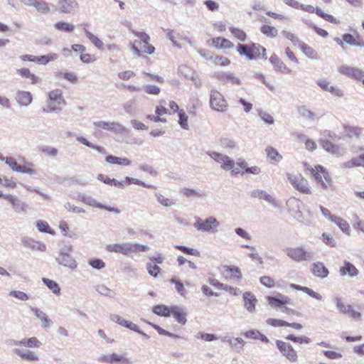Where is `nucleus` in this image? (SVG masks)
Segmentation results:
<instances>
[{"label": "nucleus", "mask_w": 364, "mask_h": 364, "mask_svg": "<svg viewBox=\"0 0 364 364\" xmlns=\"http://www.w3.org/2000/svg\"><path fill=\"white\" fill-rule=\"evenodd\" d=\"M304 166L306 171H309L311 177L320 188L325 191L333 188V178L326 168L320 164L312 166L307 162L304 163Z\"/></svg>", "instance_id": "f257e3e1"}, {"label": "nucleus", "mask_w": 364, "mask_h": 364, "mask_svg": "<svg viewBox=\"0 0 364 364\" xmlns=\"http://www.w3.org/2000/svg\"><path fill=\"white\" fill-rule=\"evenodd\" d=\"M148 250V246L136 243H114L106 246L107 251L119 253L126 256H129L133 253L146 252Z\"/></svg>", "instance_id": "f03ea898"}, {"label": "nucleus", "mask_w": 364, "mask_h": 364, "mask_svg": "<svg viewBox=\"0 0 364 364\" xmlns=\"http://www.w3.org/2000/svg\"><path fill=\"white\" fill-rule=\"evenodd\" d=\"M132 33L139 39L135 41L132 46V50L138 56H140L141 53L151 55L155 52V48L149 43L150 37L147 33L136 31H132Z\"/></svg>", "instance_id": "7ed1b4c3"}, {"label": "nucleus", "mask_w": 364, "mask_h": 364, "mask_svg": "<svg viewBox=\"0 0 364 364\" xmlns=\"http://www.w3.org/2000/svg\"><path fill=\"white\" fill-rule=\"evenodd\" d=\"M237 50L240 55H245L249 60H256L266 55V49L259 44L255 43L247 45L238 44Z\"/></svg>", "instance_id": "20e7f679"}, {"label": "nucleus", "mask_w": 364, "mask_h": 364, "mask_svg": "<svg viewBox=\"0 0 364 364\" xmlns=\"http://www.w3.org/2000/svg\"><path fill=\"white\" fill-rule=\"evenodd\" d=\"M287 177L295 190L304 195H311L313 188L309 181L301 173L294 175L287 173Z\"/></svg>", "instance_id": "39448f33"}, {"label": "nucleus", "mask_w": 364, "mask_h": 364, "mask_svg": "<svg viewBox=\"0 0 364 364\" xmlns=\"http://www.w3.org/2000/svg\"><path fill=\"white\" fill-rule=\"evenodd\" d=\"M336 306L339 311L347 315L351 319L359 321L362 318L361 307H355L350 304H346L341 298H336Z\"/></svg>", "instance_id": "423d86ee"}, {"label": "nucleus", "mask_w": 364, "mask_h": 364, "mask_svg": "<svg viewBox=\"0 0 364 364\" xmlns=\"http://www.w3.org/2000/svg\"><path fill=\"white\" fill-rule=\"evenodd\" d=\"M5 163L16 172L34 174L36 173L35 166L33 163L27 161L24 158H22L21 161V164H18L16 160L13 157H6L4 159Z\"/></svg>", "instance_id": "0eeeda50"}, {"label": "nucleus", "mask_w": 364, "mask_h": 364, "mask_svg": "<svg viewBox=\"0 0 364 364\" xmlns=\"http://www.w3.org/2000/svg\"><path fill=\"white\" fill-rule=\"evenodd\" d=\"M48 105L47 108H44L43 111L46 112H52L60 111L65 105V100L63 97L62 91L60 90H55L48 93Z\"/></svg>", "instance_id": "6e6552de"}, {"label": "nucleus", "mask_w": 364, "mask_h": 364, "mask_svg": "<svg viewBox=\"0 0 364 364\" xmlns=\"http://www.w3.org/2000/svg\"><path fill=\"white\" fill-rule=\"evenodd\" d=\"M208 155L218 163L220 164V166L225 171L231 170L232 175H237L240 173V170L238 167H235V161L229 156L222 154L212 151L209 152Z\"/></svg>", "instance_id": "1a4fd4ad"}, {"label": "nucleus", "mask_w": 364, "mask_h": 364, "mask_svg": "<svg viewBox=\"0 0 364 364\" xmlns=\"http://www.w3.org/2000/svg\"><path fill=\"white\" fill-rule=\"evenodd\" d=\"M210 105L213 110L220 112H225L228 108V104L224 96L216 90L210 91Z\"/></svg>", "instance_id": "9d476101"}, {"label": "nucleus", "mask_w": 364, "mask_h": 364, "mask_svg": "<svg viewBox=\"0 0 364 364\" xmlns=\"http://www.w3.org/2000/svg\"><path fill=\"white\" fill-rule=\"evenodd\" d=\"M287 255L292 260L301 262L309 260L311 254L303 247H288L286 249Z\"/></svg>", "instance_id": "9b49d317"}, {"label": "nucleus", "mask_w": 364, "mask_h": 364, "mask_svg": "<svg viewBox=\"0 0 364 364\" xmlns=\"http://www.w3.org/2000/svg\"><path fill=\"white\" fill-rule=\"evenodd\" d=\"M193 225L198 230L213 232L217 230L219 222L213 217H209L205 220L197 218Z\"/></svg>", "instance_id": "f8f14e48"}, {"label": "nucleus", "mask_w": 364, "mask_h": 364, "mask_svg": "<svg viewBox=\"0 0 364 364\" xmlns=\"http://www.w3.org/2000/svg\"><path fill=\"white\" fill-rule=\"evenodd\" d=\"M166 102L164 100H161L159 102V104L156 106L155 108V114H149L147 115V119L154 122H166V119L162 117L165 114H173L171 108L168 109L166 107Z\"/></svg>", "instance_id": "ddd939ff"}, {"label": "nucleus", "mask_w": 364, "mask_h": 364, "mask_svg": "<svg viewBox=\"0 0 364 364\" xmlns=\"http://www.w3.org/2000/svg\"><path fill=\"white\" fill-rule=\"evenodd\" d=\"M276 345L283 356L289 362L296 363L298 361V355L291 345L282 341H277Z\"/></svg>", "instance_id": "4468645a"}, {"label": "nucleus", "mask_w": 364, "mask_h": 364, "mask_svg": "<svg viewBox=\"0 0 364 364\" xmlns=\"http://www.w3.org/2000/svg\"><path fill=\"white\" fill-rule=\"evenodd\" d=\"M299 9H301V10L308 12L309 14L316 13V15H318L319 17H321V18H323L325 21L330 22L331 23H334V24L340 23V21L338 19H337L336 18H335L334 16H333L331 14L324 13L320 8H318V7L314 8L311 5H304V4H300Z\"/></svg>", "instance_id": "2eb2a0df"}, {"label": "nucleus", "mask_w": 364, "mask_h": 364, "mask_svg": "<svg viewBox=\"0 0 364 364\" xmlns=\"http://www.w3.org/2000/svg\"><path fill=\"white\" fill-rule=\"evenodd\" d=\"M338 71L340 73L358 81H361L364 77V72L357 68L341 65L338 68Z\"/></svg>", "instance_id": "dca6fc26"}, {"label": "nucleus", "mask_w": 364, "mask_h": 364, "mask_svg": "<svg viewBox=\"0 0 364 364\" xmlns=\"http://www.w3.org/2000/svg\"><path fill=\"white\" fill-rule=\"evenodd\" d=\"M169 108L172 110L173 114L178 112V124L184 129H188V115L183 109H179L178 104L175 101H170L168 103Z\"/></svg>", "instance_id": "f3484780"}, {"label": "nucleus", "mask_w": 364, "mask_h": 364, "mask_svg": "<svg viewBox=\"0 0 364 364\" xmlns=\"http://www.w3.org/2000/svg\"><path fill=\"white\" fill-rule=\"evenodd\" d=\"M213 77L223 85H239L240 83L239 78L231 73L217 72L214 73Z\"/></svg>", "instance_id": "a211bd4d"}, {"label": "nucleus", "mask_w": 364, "mask_h": 364, "mask_svg": "<svg viewBox=\"0 0 364 364\" xmlns=\"http://www.w3.org/2000/svg\"><path fill=\"white\" fill-rule=\"evenodd\" d=\"M208 44L219 50L231 49L234 44L230 40L223 37H214L208 41Z\"/></svg>", "instance_id": "6ab92c4d"}, {"label": "nucleus", "mask_w": 364, "mask_h": 364, "mask_svg": "<svg viewBox=\"0 0 364 364\" xmlns=\"http://www.w3.org/2000/svg\"><path fill=\"white\" fill-rule=\"evenodd\" d=\"M222 274L227 279L239 281L242 279V272L235 266L223 265L222 267Z\"/></svg>", "instance_id": "aec40b11"}, {"label": "nucleus", "mask_w": 364, "mask_h": 364, "mask_svg": "<svg viewBox=\"0 0 364 364\" xmlns=\"http://www.w3.org/2000/svg\"><path fill=\"white\" fill-rule=\"evenodd\" d=\"M267 301L272 307L280 308L289 304L291 299L282 294H277L276 296H267Z\"/></svg>", "instance_id": "412c9836"}, {"label": "nucleus", "mask_w": 364, "mask_h": 364, "mask_svg": "<svg viewBox=\"0 0 364 364\" xmlns=\"http://www.w3.org/2000/svg\"><path fill=\"white\" fill-rule=\"evenodd\" d=\"M269 60L277 70H279L284 74H290L291 73V70L286 65V64L277 55L272 54L269 57Z\"/></svg>", "instance_id": "4be33fe9"}, {"label": "nucleus", "mask_w": 364, "mask_h": 364, "mask_svg": "<svg viewBox=\"0 0 364 364\" xmlns=\"http://www.w3.org/2000/svg\"><path fill=\"white\" fill-rule=\"evenodd\" d=\"M318 85L322 90L329 92L335 96L342 97L343 95L341 89L337 86L331 85V83L325 79L318 80Z\"/></svg>", "instance_id": "5701e85b"}, {"label": "nucleus", "mask_w": 364, "mask_h": 364, "mask_svg": "<svg viewBox=\"0 0 364 364\" xmlns=\"http://www.w3.org/2000/svg\"><path fill=\"white\" fill-rule=\"evenodd\" d=\"M76 0H60L58 2L59 11L63 14H70L77 8Z\"/></svg>", "instance_id": "b1692460"}, {"label": "nucleus", "mask_w": 364, "mask_h": 364, "mask_svg": "<svg viewBox=\"0 0 364 364\" xmlns=\"http://www.w3.org/2000/svg\"><path fill=\"white\" fill-rule=\"evenodd\" d=\"M299 48L301 51L309 59L317 60L320 59L318 53L308 44L301 42L299 43Z\"/></svg>", "instance_id": "393cba45"}, {"label": "nucleus", "mask_w": 364, "mask_h": 364, "mask_svg": "<svg viewBox=\"0 0 364 364\" xmlns=\"http://www.w3.org/2000/svg\"><path fill=\"white\" fill-rule=\"evenodd\" d=\"M208 60L215 67H228L231 64V60L228 57L218 54L210 56Z\"/></svg>", "instance_id": "a878e982"}, {"label": "nucleus", "mask_w": 364, "mask_h": 364, "mask_svg": "<svg viewBox=\"0 0 364 364\" xmlns=\"http://www.w3.org/2000/svg\"><path fill=\"white\" fill-rule=\"evenodd\" d=\"M2 198L9 201L16 211H25L26 210L27 205L25 203L21 202L16 197L10 194H6Z\"/></svg>", "instance_id": "bb28decb"}, {"label": "nucleus", "mask_w": 364, "mask_h": 364, "mask_svg": "<svg viewBox=\"0 0 364 364\" xmlns=\"http://www.w3.org/2000/svg\"><path fill=\"white\" fill-rule=\"evenodd\" d=\"M2 198L9 201L16 211H25L26 210L27 205L25 203L21 202L16 197L10 194H6Z\"/></svg>", "instance_id": "cd10ccee"}, {"label": "nucleus", "mask_w": 364, "mask_h": 364, "mask_svg": "<svg viewBox=\"0 0 364 364\" xmlns=\"http://www.w3.org/2000/svg\"><path fill=\"white\" fill-rule=\"evenodd\" d=\"M237 166L240 170V173H252L254 175H258L261 173V168L258 166H253L251 167L247 166V163L245 160H242L236 164Z\"/></svg>", "instance_id": "c85d7f7f"}, {"label": "nucleus", "mask_w": 364, "mask_h": 364, "mask_svg": "<svg viewBox=\"0 0 364 364\" xmlns=\"http://www.w3.org/2000/svg\"><path fill=\"white\" fill-rule=\"evenodd\" d=\"M16 100L21 106H28L33 100L32 95L28 91H18L16 95Z\"/></svg>", "instance_id": "c756f323"}, {"label": "nucleus", "mask_w": 364, "mask_h": 364, "mask_svg": "<svg viewBox=\"0 0 364 364\" xmlns=\"http://www.w3.org/2000/svg\"><path fill=\"white\" fill-rule=\"evenodd\" d=\"M100 361L108 364L126 363L127 359L121 355L117 353H112L111 355H105L100 358Z\"/></svg>", "instance_id": "7c9ffc66"}, {"label": "nucleus", "mask_w": 364, "mask_h": 364, "mask_svg": "<svg viewBox=\"0 0 364 364\" xmlns=\"http://www.w3.org/2000/svg\"><path fill=\"white\" fill-rule=\"evenodd\" d=\"M17 73L23 78L28 79L31 85H35L41 82V79L34 73H32L28 68H20L17 70Z\"/></svg>", "instance_id": "2f4dec72"}, {"label": "nucleus", "mask_w": 364, "mask_h": 364, "mask_svg": "<svg viewBox=\"0 0 364 364\" xmlns=\"http://www.w3.org/2000/svg\"><path fill=\"white\" fill-rule=\"evenodd\" d=\"M360 166L364 167V153L357 157L352 158L341 165L343 168H353Z\"/></svg>", "instance_id": "473e14b6"}, {"label": "nucleus", "mask_w": 364, "mask_h": 364, "mask_svg": "<svg viewBox=\"0 0 364 364\" xmlns=\"http://www.w3.org/2000/svg\"><path fill=\"white\" fill-rule=\"evenodd\" d=\"M311 272L315 277L325 278L328 274V269L322 262H316L312 264Z\"/></svg>", "instance_id": "72a5a7b5"}, {"label": "nucleus", "mask_w": 364, "mask_h": 364, "mask_svg": "<svg viewBox=\"0 0 364 364\" xmlns=\"http://www.w3.org/2000/svg\"><path fill=\"white\" fill-rule=\"evenodd\" d=\"M320 144L322 148L327 152L334 155L340 154V146L338 144H336L328 139L321 140Z\"/></svg>", "instance_id": "f704fd0d"}, {"label": "nucleus", "mask_w": 364, "mask_h": 364, "mask_svg": "<svg viewBox=\"0 0 364 364\" xmlns=\"http://www.w3.org/2000/svg\"><path fill=\"white\" fill-rule=\"evenodd\" d=\"M171 315H173V316L176 318V320L181 325H184L186 323V314L184 312V311L177 306H171Z\"/></svg>", "instance_id": "c9c22d12"}, {"label": "nucleus", "mask_w": 364, "mask_h": 364, "mask_svg": "<svg viewBox=\"0 0 364 364\" xmlns=\"http://www.w3.org/2000/svg\"><path fill=\"white\" fill-rule=\"evenodd\" d=\"M251 196L255 198H259L260 200H264L269 203L277 205V202L274 198L267 193L266 191L262 190H255L252 192Z\"/></svg>", "instance_id": "e433bc0d"}, {"label": "nucleus", "mask_w": 364, "mask_h": 364, "mask_svg": "<svg viewBox=\"0 0 364 364\" xmlns=\"http://www.w3.org/2000/svg\"><path fill=\"white\" fill-rule=\"evenodd\" d=\"M58 261L59 264L70 269H74L77 267L75 260L70 255L66 253H61L58 258Z\"/></svg>", "instance_id": "4c0bfd02"}, {"label": "nucleus", "mask_w": 364, "mask_h": 364, "mask_svg": "<svg viewBox=\"0 0 364 364\" xmlns=\"http://www.w3.org/2000/svg\"><path fill=\"white\" fill-rule=\"evenodd\" d=\"M245 308L250 312L255 311L257 299L251 292H245L243 294Z\"/></svg>", "instance_id": "58836bf2"}, {"label": "nucleus", "mask_w": 364, "mask_h": 364, "mask_svg": "<svg viewBox=\"0 0 364 364\" xmlns=\"http://www.w3.org/2000/svg\"><path fill=\"white\" fill-rule=\"evenodd\" d=\"M343 130L349 138H358L362 134V129L358 126L343 125Z\"/></svg>", "instance_id": "ea45409f"}, {"label": "nucleus", "mask_w": 364, "mask_h": 364, "mask_svg": "<svg viewBox=\"0 0 364 364\" xmlns=\"http://www.w3.org/2000/svg\"><path fill=\"white\" fill-rule=\"evenodd\" d=\"M340 274L342 276L348 274L350 277H354L358 275V270L350 262H345L343 266L340 269Z\"/></svg>", "instance_id": "a19ab883"}, {"label": "nucleus", "mask_w": 364, "mask_h": 364, "mask_svg": "<svg viewBox=\"0 0 364 364\" xmlns=\"http://www.w3.org/2000/svg\"><path fill=\"white\" fill-rule=\"evenodd\" d=\"M15 344L28 348H38L41 345V342L36 337H31L28 339L16 341Z\"/></svg>", "instance_id": "79ce46f5"}, {"label": "nucleus", "mask_w": 364, "mask_h": 364, "mask_svg": "<svg viewBox=\"0 0 364 364\" xmlns=\"http://www.w3.org/2000/svg\"><path fill=\"white\" fill-rule=\"evenodd\" d=\"M105 161L110 164H116L124 166H129L131 164V161L127 158H120L112 155L107 156Z\"/></svg>", "instance_id": "37998d69"}, {"label": "nucleus", "mask_w": 364, "mask_h": 364, "mask_svg": "<svg viewBox=\"0 0 364 364\" xmlns=\"http://www.w3.org/2000/svg\"><path fill=\"white\" fill-rule=\"evenodd\" d=\"M171 306H167L164 304H159L153 307V312L160 316L168 317L171 316Z\"/></svg>", "instance_id": "c03bdc74"}, {"label": "nucleus", "mask_w": 364, "mask_h": 364, "mask_svg": "<svg viewBox=\"0 0 364 364\" xmlns=\"http://www.w3.org/2000/svg\"><path fill=\"white\" fill-rule=\"evenodd\" d=\"M299 117L306 120H314L316 114L306 106H301L298 108Z\"/></svg>", "instance_id": "a18cd8bd"}, {"label": "nucleus", "mask_w": 364, "mask_h": 364, "mask_svg": "<svg viewBox=\"0 0 364 364\" xmlns=\"http://www.w3.org/2000/svg\"><path fill=\"white\" fill-rule=\"evenodd\" d=\"M333 223L336 224L343 232L350 235V228L346 220L339 216H336L333 218Z\"/></svg>", "instance_id": "49530a36"}, {"label": "nucleus", "mask_w": 364, "mask_h": 364, "mask_svg": "<svg viewBox=\"0 0 364 364\" xmlns=\"http://www.w3.org/2000/svg\"><path fill=\"white\" fill-rule=\"evenodd\" d=\"M201 105V102L198 100H193L187 108L188 112L191 116H197L199 113Z\"/></svg>", "instance_id": "de8ad7c7"}, {"label": "nucleus", "mask_w": 364, "mask_h": 364, "mask_svg": "<svg viewBox=\"0 0 364 364\" xmlns=\"http://www.w3.org/2000/svg\"><path fill=\"white\" fill-rule=\"evenodd\" d=\"M267 157L274 162H279L282 159L281 154L272 146H267L265 149Z\"/></svg>", "instance_id": "09e8293b"}, {"label": "nucleus", "mask_w": 364, "mask_h": 364, "mask_svg": "<svg viewBox=\"0 0 364 364\" xmlns=\"http://www.w3.org/2000/svg\"><path fill=\"white\" fill-rule=\"evenodd\" d=\"M14 353L17 354L22 359L29 361H36L38 360V357L32 351L22 352L19 349H15Z\"/></svg>", "instance_id": "8fccbe9b"}, {"label": "nucleus", "mask_w": 364, "mask_h": 364, "mask_svg": "<svg viewBox=\"0 0 364 364\" xmlns=\"http://www.w3.org/2000/svg\"><path fill=\"white\" fill-rule=\"evenodd\" d=\"M36 228L41 232L48 233L52 235H55V231L49 226L48 223L43 220L36 221Z\"/></svg>", "instance_id": "3c124183"}, {"label": "nucleus", "mask_w": 364, "mask_h": 364, "mask_svg": "<svg viewBox=\"0 0 364 364\" xmlns=\"http://www.w3.org/2000/svg\"><path fill=\"white\" fill-rule=\"evenodd\" d=\"M31 5L33 6L36 9V10L39 12L46 14L50 11V8H49L48 4L43 1L34 0L31 3Z\"/></svg>", "instance_id": "603ef678"}, {"label": "nucleus", "mask_w": 364, "mask_h": 364, "mask_svg": "<svg viewBox=\"0 0 364 364\" xmlns=\"http://www.w3.org/2000/svg\"><path fill=\"white\" fill-rule=\"evenodd\" d=\"M85 33L87 38L98 48L103 49L104 43L103 42L96 36L92 34L90 31L87 29H85Z\"/></svg>", "instance_id": "864d4df0"}, {"label": "nucleus", "mask_w": 364, "mask_h": 364, "mask_svg": "<svg viewBox=\"0 0 364 364\" xmlns=\"http://www.w3.org/2000/svg\"><path fill=\"white\" fill-rule=\"evenodd\" d=\"M230 31L231 34L240 41L244 42L247 40V36L243 30L239 28L231 27L230 28Z\"/></svg>", "instance_id": "5fc2aeb1"}, {"label": "nucleus", "mask_w": 364, "mask_h": 364, "mask_svg": "<svg viewBox=\"0 0 364 364\" xmlns=\"http://www.w3.org/2000/svg\"><path fill=\"white\" fill-rule=\"evenodd\" d=\"M32 311L39 319H41L42 326L44 328H47L49 326V319L44 312L37 308H32Z\"/></svg>", "instance_id": "6e6d98bb"}, {"label": "nucleus", "mask_w": 364, "mask_h": 364, "mask_svg": "<svg viewBox=\"0 0 364 364\" xmlns=\"http://www.w3.org/2000/svg\"><path fill=\"white\" fill-rule=\"evenodd\" d=\"M260 31L265 36L270 38L276 37L278 33L277 30L274 26H271L269 25L262 26Z\"/></svg>", "instance_id": "4d7b16f0"}, {"label": "nucleus", "mask_w": 364, "mask_h": 364, "mask_svg": "<svg viewBox=\"0 0 364 364\" xmlns=\"http://www.w3.org/2000/svg\"><path fill=\"white\" fill-rule=\"evenodd\" d=\"M43 282L54 294L60 293V288L56 282L47 278H43Z\"/></svg>", "instance_id": "13d9d810"}, {"label": "nucleus", "mask_w": 364, "mask_h": 364, "mask_svg": "<svg viewBox=\"0 0 364 364\" xmlns=\"http://www.w3.org/2000/svg\"><path fill=\"white\" fill-rule=\"evenodd\" d=\"M343 41L348 45L350 46H361V43L359 42L358 36L355 37L350 33H345L342 36Z\"/></svg>", "instance_id": "bf43d9fd"}, {"label": "nucleus", "mask_w": 364, "mask_h": 364, "mask_svg": "<svg viewBox=\"0 0 364 364\" xmlns=\"http://www.w3.org/2000/svg\"><path fill=\"white\" fill-rule=\"evenodd\" d=\"M54 27L57 30H59L61 31H65V32H73L74 30L73 25L68 23L63 22V21L57 22L56 23L54 24Z\"/></svg>", "instance_id": "052dcab7"}, {"label": "nucleus", "mask_w": 364, "mask_h": 364, "mask_svg": "<svg viewBox=\"0 0 364 364\" xmlns=\"http://www.w3.org/2000/svg\"><path fill=\"white\" fill-rule=\"evenodd\" d=\"M156 197L157 200L165 207H170L171 205H173L175 204L174 200L171 198H166L164 195L161 193H156Z\"/></svg>", "instance_id": "680f3d73"}, {"label": "nucleus", "mask_w": 364, "mask_h": 364, "mask_svg": "<svg viewBox=\"0 0 364 364\" xmlns=\"http://www.w3.org/2000/svg\"><path fill=\"white\" fill-rule=\"evenodd\" d=\"M0 185L8 189H14L16 187V183L13 178H9L6 176H0Z\"/></svg>", "instance_id": "e2e57ef3"}, {"label": "nucleus", "mask_w": 364, "mask_h": 364, "mask_svg": "<svg viewBox=\"0 0 364 364\" xmlns=\"http://www.w3.org/2000/svg\"><path fill=\"white\" fill-rule=\"evenodd\" d=\"M286 338L287 340L291 341L294 343H306L308 344L311 342V339L307 336H295L294 334L288 335Z\"/></svg>", "instance_id": "0e129e2a"}, {"label": "nucleus", "mask_w": 364, "mask_h": 364, "mask_svg": "<svg viewBox=\"0 0 364 364\" xmlns=\"http://www.w3.org/2000/svg\"><path fill=\"white\" fill-rule=\"evenodd\" d=\"M266 323L273 327H287L288 322L279 318H268Z\"/></svg>", "instance_id": "69168bd1"}, {"label": "nucleus", "mask_w": 364, "mask_h": 364, "mask_svg": "<svg viewBox=\"0 0 364 364\" xmlns=\"http://www.w3.org/2000/svg\"><path fill=\"white\" fill-rule=\"evenodd\" d=\"M146 269L150 275L156 277L161 272V268L156 264L149 262L146 264Z\"/></svg>", "instance_id": "338daca9"}, {"label": "nucleus", "mask_w": 364, "mask_h": 364, "mask_svg": "<svg viewBox=\"0 0 364 364\" xmlns=\"http://www.w3.org/2000/svg\"><path fill=\"white\" fill-rule=\"evenodd\" d=\"M58 55L55 53L48 54L47 55H41L37 57L36 63L39 64L46 65L51 60L57 59Z\"/></svg>", "instance_id": "774afa93"}]
</instances>
